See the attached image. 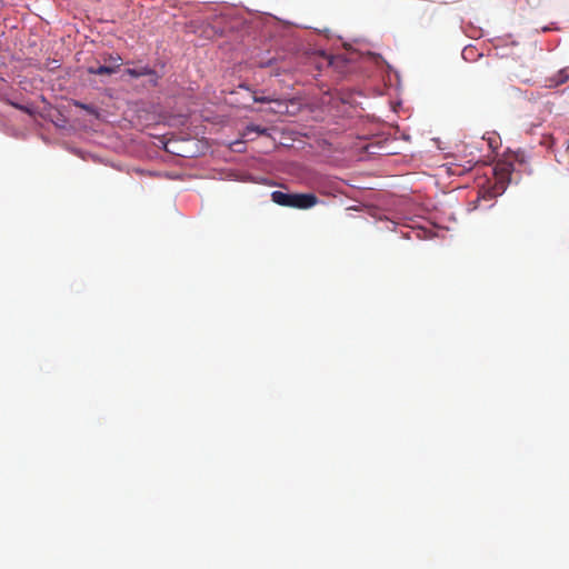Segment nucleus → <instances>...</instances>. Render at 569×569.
I'll return each instance as SVG.
<instances>
[{
    "label": "nucleus",
    "instance_id": "obj_3",
    "mask_svg": "<svg viewBox=\"0 0 569 569\" xmlns=\"http://www.w3.org/2000/svg\"><path fill=\"white\" fill-rule=\"evenodd\" d=\"M126 73L129 74L130 77L132 78H139V77H142V76H148L150 77V82L152 84H157L158 82V74L157 72L151 69L150 67L148 66H140V67H136V68H128L126 70Z\"/></svg>",
    "mask_w": 569,
    "mask_h": 569
},
{
    "label": "nucleus",
    "instance_id": "obj_9",
    "mask_svg": "<svg viewBox=\"0 0 569 569\" xmlns=\"http://www.w3.org/2000/svg\"><path fill=\"white\" fill-rule=\"evenodd\" d=\"M468 163H469V167L467 169H472L471 162L469 161Z\"/></svg>",
    "mask_w": 569,
    "mask_h": 569
},
{
    "label": "nucleus",
    "instance_id": "obj_8",
    "mask_svg": "<svg viewBox=\"0 0 569 569\" xmlns=\"http://www.w3.org/2000/svg\"><path fill=\"white\" fill-rule=\"evenodd\" d=\"M253 100H254V102H262V103L279 102V100H277L272 97H264V96H254Z\"/></svg>",
    "mask_w": 569,
    "mask_h": 569
},
{
    "label": "nucleus",
    "instance_id": "obj_7",
    "mask_svg": "<svg viewBox=\"0 0 569 569\" xmlns=\"http://www.w3.org/2000/svg\"><path fill=\"white\" fill-rule=\"evenodd\" d=\"M569 80V68L561 69L555 77V84H562Z\"/></svg>",
    "mask_w": 569,
    "mask_h": 569
},
{
    "label": "nucleus",
    "instance_id": "obj_1",
    "mask_svg": "<svg viewBox=\"0 0 569 569\" xmlns=\"http://www.w3.org/2000/svg\"><path fill=\"white\" fill-rule=\"evenodd\" d=\"M271 200L281 206L306 210L315 207L319 199L313 193H286L279 190L271 192Z\"/></svg>",
    "mask_w": 569,
    "mask_h": 569
},
{
    "label": "nucleus",
    "instance_id": "obj_2",
    "mask_svg": "<svg viewBox=\"0 0 569 569\" xmlns=\"http://www.w3.org/2000/svg\"><path fill=\"white\" fill-rule=\"evenodd\" d=\"M513 167L510 162H499L495 166V176L497 179V182L500 186L501 189L505 188V184L510 181L511 173H512Z\"/></svg>",
    "mask_w": 569,
    "mask_h": 569
},
{
    "label": "nucleus",
    "instance_id": "obj_6",
    "mask_svg": "<svg viewBox=\"0 0 569 569\" xmlns=\"http://www.w3.org/2000/svg\"><path fill=\"white\" fill-rule=\"evenodd\" d=\"M73 104L77 108H80V109L87 111L91 116L99 117L98 109L94 106H92V104H87V103H83L81 101H74Z\"/></svg>",
    "mask_w": 569,
    "mask_h": 569
},
{
    "label": "nucleus",
    "instance_id": "obj_4",
    "mask_svg": "<svg viewBox=\"0 0 569 569\" xmlns=\"http://www.w3.org/2000/svg\"><path fill=\"white\" fill-rule=\"evenodd\" d=\"M118 67L99 66L97 68L90 67L88 72L91 74H112L117 71Z\"/></svg>",
    "mask_w": 569,
    "mask_h": 569
},
{
    "label": "nucleus",
    "instance_id": "obj_5",
    "mask_svg": "<svg viewBox=\"0 0 569 569\" xmlns=\"http://www.w3.org/2000/svg\"><path fill=\"white\" fill-rule=\"evenodd\" d=\"M252 132L263 136V134H268V129L262 128L260 126L249 124L246 127V129L243 131V137L249 138Z\"/></svg>",
    "mask_w": 569,
    "mask_h": 569
}]
</instances>
